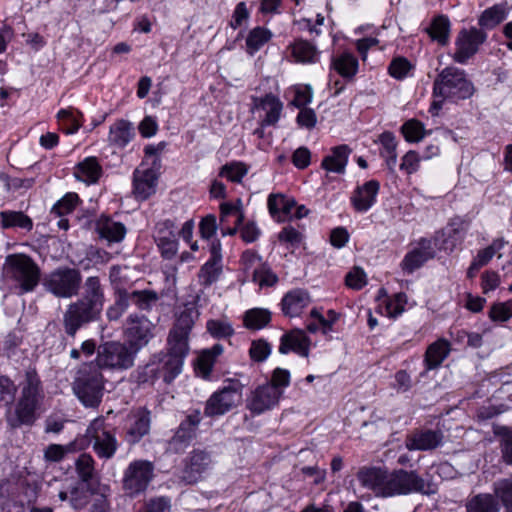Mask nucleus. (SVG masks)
I'll use <instances>...</instances> for the list:
<instances>
[{"mask_svg":"<svg viewBox=\"0 0 512 512\" xmlns=\"http://www.w3.org/2000/svg\"><path fill=\"white\" fill-rule=\"evenodd\" d=\"M189 335L186 332L170 331L168 336V353L179 356L183 359L189 353Z\"/></svg>","mask_w":512,"mask_h":512,"instance_id":"obj_39","label":"nucleus"},{"mask_svg":"<svg viewBox=\"0 0 512 512\" xmlns=\"http://www.w3.org/2000/svg\"><path fill=\"white\" fill-rule=\"evenodd\" d=\"M243 386L238 380H227L206 401L204 414L209 417L222 416L235 408L242 399Z\"/></svg>","mask_w":512,"mask_h":512,"instance_id":"obj_8","label":"nucleus"},{"mask_svg":"<svg viewBox=\"0 0 512 512\" xmlns=\"http://www.w3.org/2000/svg\"><path fill=\"white\" fill-rule=\"evenodd\" d=\"M57 118L62 130L66 134L76 133L82 125L83 115L80 111L68 108L57 113Z\"/></svg>","mask_w":512,"mask_h":512,"instance_id":"obj_38","label":"nucleus"},{"mask_svg":"<svg viewBox=\"0 0 512 512\" xmlns=\"http://www.w3.org/2000/svg\"><path fill=\"white\" fill-rule=\"evenodd\" d=\"M450 343L445 339H439L428 346L425 353V365L428 370L439 367L450 353Z\"/></svg>","mask_w":512,"mask_h":512,"instance_id":"obj_31","label":"nucleus"},{"mask_svg":"<svg viewBox=\"0 0 512 512\" xmlns=\"http://www.w3.org/2000/svg\"><path fill=\"white\" fill-rule=\"evenodd\" d=\"M487 35L477 28L462 29L455 41L456 50L453 60L459 64H465L474 54L479 46L484 43Z\"/></svg>","mask_w":512,"mask_h":512,"instance_id":"obj_13","label":"nucleus"},{"mask_svg":"<svg viewBox=\"0 0 512 512\" xmlns=\"http://www.w3.org/2000/svg\"><path fill=\"white\" fill-rule=\"evenodd\" d=\"M443 437L439 430H416L407 436L405 446L410 451L433 450L442 444Z\"/></svg>","mask_w":512,"mask_h":512,"instance_id":"obj_18","label":"nucleus"},{"mask_svg":"<svg viewBox=\"0 0 512 512\" xmlns=\"http://www.w3.org/2000/svg\"><path fill=\"white\" fill-rule=\"evenodd\" d=\"M76 470L79 477L87 482L93 477L94 460L89 454H81L76 461Z\"/></svg>","mask_w":512,"mask_h":512,"instance_id":"obj_57","label":"nucleus"},{"mask_svg":"<svg viewBox=\"0 0 512 512\" xmlns=\"http://www.w3.org/2000/svg\"><path fill=\"white\" fill-rule=\"evenodd\" d=\"M150 412L144 408L132 411L127 418L126 440L135 444L150 430Z\"/></svg>","mask_w":512,"mask_h":512,"instance_id":"obj_17","label":"nucleus"},{"mask_svg":"<svg viewBox=\"0 0 512 512\" xmlns=\"http://www.w3.org/2000/svg\"><path fill=\"white\" fill-rule=\"evenodd\" d=\"M85 449L84 442L75 440L67 445L50 444L44 451V459L49 462H59L67 454Z\"/></svg>","mask_w":512,"mask_h":512,"instance_id":"obj_36","label":"nucleus"},{"mask_svg":"<svg viewBox=\"0 0 512 512\" xmlns=\"http://www.w3.org/2000/svg\"><path fill=\"white\" fill-rule=\"evenodd\" d=\"M282 110V102L272 94L252 98L251 112L259 120L262 127L275 125L281 116Z\"/></svg>","mask_w":512,"mask_h":512,"instance_id":"obj_14","label":"nucleus"},{"mask_svg":"<svg viewBox=\"0 0 512 512\" xmlns=\"http://www.w3.org/2000/svg\"><path fill=\"white\" fill-rule=\"evenodd\" d=\"M153 330L154 324L147 317L131 314L124 329L126 343L138 354L154 337Z\"/></svg>","mask_w":512,"mask_h":512,"instance_id":"obj_12","label":"nucleus"},{"mask_svg":"<svg viewBox=\"0 0 512 512\" xmlns=\"http://www.w3.org/2000/svg\"><path fill=\"white\" fill-rule=\"evenodd\" d=\"M505 19V11L500 6H493L486 9L480 19L479 24L486 28H493Z\"/></svg>","mask_w":512,"mask_h":512,"instance_id":"obj_53","label":"nucleus"},{"mask_svg":"<svg viewBox=\"0 0 512 512\" xmlns=\"http://www.w3.org/2000/svg\"><path fill=\"white\" fill-rule=\"evenodd\" d=\"M83 441L85 447L92 445L99 458L110 459L118 449V441L115 434L107 427L103 417H97L88 425Z\"/></svg>","mask_w":512,"mask_h":512,"instance_id":"obj_7","label":"nucleus"},{"mask_svg":"<svg viewBox=\"0 0 512 512\" xmlns=\"http://www.w3.org/2000/svg\"><path fill=\"white\" fill-rule=\"evenodd\" d=\"M154 476V466L147 460L132 461L123 474V489L129 496H136L148 488Z\"/></svg>","mask_w":512,"mask_h":512,"instance_id":"obj_11","label":"nucleus"},{"mask_svg":"<svg viewBox=\"0 0 512 512\" xmlns=\"http://www.w3.org/2000/svg\"><path fill=\"white\" fill-rule=\"evenodd\" d=\"M170 500L166 497L150 499L140 512H170Z\"/></svg>","mask_w":512,"mask_h":512,"instance_id":"obj_64","label":"nucleus"},{"mask_svg":"<svg viewBox=\"0 0 512 512\" xmlns=\"http://www.w3.org/2000/svg\"><path fill=\"white\" fill-rule=\"evenodd\" d=\"M137 353L125 342L107 341L97 348L95 363H85L78 370L74 391L86 407H96L102 397L101 369L124 371L133 367Z\"/></svg>","mask_w":512,"mask_h":512,"instance_id":"obj_1","label":"nucleus"},{"mask_svg":"<svg viewBox=\"0 0 512 512\" xmlns=\"http://www.w3.org/2000/svg\"><path fill=\"white\" fill-rule=\"evenodd\" d=\"M3 274L7 279L14 281L22 293L33 291L40 280L38 265L24 254L7 256Z\"/></svg>","mask_w":512,"mask_h":512,"instance_id":"obj_6","label":"nucleus"},{"mask_svg":"<svg viewBox=\"0 0 512 512\" xmlns=\"http://www.w3.org/2000/svg\"><path fill=\"white\" fill-rule=\"evenodd\" d=\"M211 464V457L208 453L194 451L184 468L182 477L188 483L197 482L211 468Z\"/></svg>","mask_w":512,"mask_h":512,"instance_id":"obj_20","label":"nucleus"},{"mask_svg":"<svg viewBox=\"0 0 512 512\" xmlns=\"http://www.w3.org/2000/svg\"><path fill=\"white\" fill-rule=\"evenodd\" d=\"M197 317L198 313L196 310L193 308H186L178 316L171 331H177L178 333L186 332V334L189 335Z\"/></svg>","mask_w":512,"mask_h":512,"instance_id":"obj_51","label":"nucleus"},{"mask_svg":"<svg viewBox=\"0 0 512 512\" xmlns=\"http://www.w3.org/2000/svg\"><path fill=\"white\" fill-rule=\"evenodd\" d=\"M103 170L98 159L93 156L86 157L74 168V176L86 185L96 184L102 176Z\"/></svg>","mask_w":512,"mask_h":512,"instance_id":"obj_22","label":"nucleus"},{"mask_svg":"<svg viewBox=\"0 0 512 512\" xmlns=\"http://www.w3.org/2000/svg\"><path fill=\"white\" fill-rule=\"evenodd\" d=\"M434 249L431 240L421 239L418 247L409 252L403 259L401 266L407 273H412L420 268L427 260L434 257Z\"/></svg>","mask_w":512,"mask_h":512,"instance_id":"obj_21","label":"nucleus"},{"mask_svg":"<svg viewBox=\"0 0 512 512\" xmlns=\"http://www.w3.org/2000/svg\"><path fill=\"white\" fill-rule=\"evenodd\" d=\"M450 21L445 15H438L433 18L431 24L425 29L432 40L444 46L450 38Z\"/></svg>","mask_w":512,"mask_h":512,"instance_id":"obj_34","label":"nucleus"},{"mask_svg":"<svg viewBox=\"0 0 512 512\" xmlns=\"http://www.w3.org/2000/svg\"><path fill=\"white\" fill-rule=\"evenodd\" d=\"M361 485L372 490L377 496H383L386 471L380 468H362L357 473Z\"/></svg>","mask_w":512,"mask_h":512,"instance_id":"obj_25","label":"nucleus"},{"mask_svg":"<svg viewBox=\"0 0 512 512\" xmlns=\"http://www.w3.org/2000/svg\"><path fill=\"white\" fill-rule=\"evenodd\" d=\"M210 258L201 266L198 281L203 286H210L221 276L223 270L222 246L219 239L210 242Z\"/></svg>","mask_w":512,"mask_h":512,"instance_id":"obj_15","label":"nucleus"},{"mask_svg":"<svg viewBox=\"0 0 512 512\" xmlns=\"http://www.w3.org/2000/svg\"><path fill=\"white\" fill-rule=\"evenodd\" d=\"M474 93L473 84L466 78L465 72L456 67L443 69L433 83V95L442 99H467Z\"/></svg>","mask_w":512,"mask_h":512,"instance_id":"obj_5","label":"nucleus"},{"mask_svg":"<svg viewBox=\"0 0 512 512\" xmlns=\"http://www.w3.org/2000/svg\"><path fill=\"white\" fill-rule=\"evenodd\" d=\"M129 303H134L141 310H149L159 297L156 292L150 290L133 291L128 293Z\"/></svg>","mask_w":512,"mask_h":512,"instance_id":"obj_46","label":"nucleus"},{"mask_svg":"<svg viewBox=\"0 0 512 512\" xmlns=\"http://www.w3.org/2000/svg\"><path fill=\"white\" fill-rule=\"evenodd\" d=\"M134 135L133 124L127 120L120 119L110 126L108 141L114 146L123 148L131 142Z\"/></svg>","mask_w":512,"mask_h":512,"instance_id":"obj_26","label":"nucleus"},{"mask_svg":"<svg viewBox=\"0 0 512 512\" xmlns=\"http://www.w3.org/2000/svg\"><path fill=\"white\" fill-rule=\"evenodd\" d=\"M79 203V196L70 192L64 195L52 208V213L63 216L71 213Z\"/></svg>","mask_w":512,"mask_h":512,"instance_id":"obj_55","label":"nucleus"},{"mask_svg":"<svg viewBox=\"0 0 512 512\" xmlns=\"http://www.w3.org/2000/svg\"><path fill=\"white\" fill-rule=\"evenodd\" d=\"M157 167H150L145 161L134 171V194L145 200L156 191Z\"/></svg>","mask_w":512,"mask_h":512,"instance_id":"obj_16","label":"nucleus"},{"mask_svg":"<svg viewBox=\"0 0 512 512\" xmlns=\"http://www.w3.org/2000/svg\"><path fill=\"white\" fill-rule=\"evenodd\" d=\"M269 215L276 222L288 219V198L283 193H271L267 198Z\"/></svg>","mask_w":512,"mask_h":512,"instance_id":"obj_35","label":"nucleus"},{"mask_svg":"<svg viewBox=\"0 0 512 512\" xmlns=\"http://www.w3.org/2000/svg\"><path fill=\"white\" fill-rule=\"evenodd\" d=\"M312 88L309 85H298L294 87V98L290 102L293 106L300 109L307 107L312 101Z\"/></svg>","mask_w":512,"mask_h":512,"instance_id":"obj_59","label":"nucleus"},{"mask_svg":"<svg viewBox=\"0 0 512 512\" xmlns=\"http://www.w3.org/2000/svg\"><path fill=\"white\" fill-rule=\"evenodd\" d=\"M493 492L506 512H512V477L497 480L493 484Z\"/></svg>","mask_w":512,"mask_h":512,"instance_id":"obj_40","label":"nucleus"},{"mask_svg":"<svg viewBox=\"0 0 512 512\" xmlns=\"http://www.w3.org/2000/svg\"><path fill=\"white\" fill-rule=\"evenodd\" d=\"M272 34L263 27H255L246 38V50L250 55L259 51L271 38Z\"/></svg>","mask_w":512,"mask_h":512,"instance_id":"obj_42","label":"nucleus"},{"mask_svg":"<svg viewBox=\"0 0 512 512\" xmlns=\"http://www.w3.org/2000/svg\"><path fill=\"white\" fill-rule=\"evenodd\" d=\"M183 358L167 353L160 360V371L165 382H172L182 371Z\"/></svg>","mask_w":512,"mask_h":512,"instance_id":"obj_37","label":"nucleus"},{"mask_svg":"<svg viewBox=\"0 0 512 512\" xmlns=\"http://www.w3.org/2000/svg\"><path fill=\"white\" fill-rule=\"evenodd\" d=\"M290 350L301 356L307 357L309 354L310 341L302 330H290Z\"/></svg>","mask_w":512,"mask_h":512,"instance_id":"obj_50","label":"nucleus"},{"mask_svg":"<svg viewBox=\"0 0 512 512\" xmlns=\"http://www.w3.org/2000/svg\"><path fill=\"white\" fill-rule=\"evenodd\" d=\"M272 346L265 339L253 340L249 348V356L254 362H264L270 356Z\"/></svg>","mask_w":512,"mask_h":512,"instance_id":"obj_49","label":"nucleus"},{"mask_svg":"<svg viewBox=\"0 0 512 512\" xmlns=\"http://www.w3.org/2000/svg\"><path fill=\"white\" fill-rule=\"evenodd\" d=\"M420 492L432 494L434 490L414 471L397 470L393 473L386 471L383 497Z\"/></svg>","mask_w":512,"mask_h":512,"instance_id":"obj_9","label":"nucleus"},{"mask_svg":"<svg viewBox=\"0 0 512 512\" xmlns=\"http://www.w3.org/2000/svg\"><path fill=\"white\" fill-rule=\"evenodd\" d=\"M219 210V225H226L229 223L242 224L244 222L245 213L241 199L222 202L219 206Z\"/></svg>","mask_w":512,"mask_h":512,"instance_id":"obj_29","label":"nucleus"},{"mask_svg":"<svg viewBox=\"0 0 512 512\" xmlns=\"http://www.w3.org/2000/svg\"><path fill=\"white\" fill-rule=\"evenodd\" d=\"M0 223L4 229L18 228L24 231H31L33 228L32 219L22 211L6 210L0 212Z\"/></svg>","mask_w":512,"mask_h":512,"instance_id":"obj_32","label":"nucleus"},{"mask_svg":"<svg viewBox=\"0 0 512 512\" xmlns=\"http://www.w3.org/2000/svg\"><path fill=\"white\" fill-rule=\"evenodd\" d=\"M411 69L410 62L402 57L394 59L389 65V74L396 79H403Z\"/></svg>","mask_w":512,"mask_h":512,"instance_id":"obj_63","label":"nucleus"},{"mask_svg":"<svg viewBox=\"0 0 512 512\" xmlns=\"http://www.w3.org/2000/svg\"><path fill=\"white\" fill-rule=\"evenodd\" d=\"M467 512H499L500 504L494 494L480 493L466 504Z\"/></svg>","mask_w":512,"mask_h":512,"instance_id":"obj_33","label":"nucleus"},{"mask_svg":"<svg viewBox=\"0 0 512 512\" xmlns=\"http://www.w3.org/2000/svg\"><path fill=\"white\" fill-rule=\"evenodd\" d=\"M240 264L247 276L251 277L254 275V271H258L262 267L261 257L251 249L245 250L242 253Z\"/></svg>","mask_w":512,"mask_h":512,"instance_id":"obj_54","label":"nucleus"},{"mask_svg":"<svg viewBox=\"0 0 512 512\" xmlns=\"http://www.w3.org/2000/svg\"><path fill=\"white\" fill-rule=\"evenodd\" d=\"M292 54L297 62L315 63L317 61V49L308 41H296L292 48Z\"/></svg>","mask_w":512,"mask_h":512,"instance_id":"obj_44","label":"nucleus"},{"mask_svg":"<svg viewBox=\"0 0 512 512\" xmlns=\"http://www.w3.org/2000/svg\"><path fill=\"white\" fill-rule=\"evenodd\" d=\"M261 234L262 231L255 221L250 220L240 226V237L247 244L256 242Z\"/></svg>","mask_w":512,"mask_h":512,"instance_id":"obj_61","label":"nucleus"},{"mask_svg":"<svg viewBox=\"0 0 512 512\" xmlns=\"http://www.w3.org/2000/svg\"><path fill=\"white\" fill-rule=\"evenodd\" d=\"M221 344H215L209 349L203 350L196 361V373L203 378H208L212 372L216 359L223 353Z\"/></svg>","mask_w":512,"mask_h":512,"instance_id":"obj_30","label":"nucleus"},{"mask_svg":"<svg viewBox=\"0 0 512 512\" xmlns=\"http://www.w3.org/2000/svg\"><path fill=\"white\" fill-rule=\"evenodd\" d=\"M272 314L266 308L255 307L246 310L242 315L243 326L250 331L266 328L271 322Z\"/></svg>","mask_w":512,"mask_h":512,"instance_id":"obj_28","label":"nucleus"},{"mask_svg":"<svg viewBox=\"0 0 512 512\" xmlns=\"http://www.w3.org/2000/svg\"><path fill=\"white\" fill-rule=\"evenodd\" d=\"M310 303L308 293L301 289L290 292V317L299 315L301 310Z\"/></svg>","mask_w":512,"mask_h":512,"instance_id":"obj_56","label":"nucleus"},{"mask_svg":"<svg viewBox=\"0 0 512 512\" xmlns=\"http://www.w3.org/2000/svg\"><path fill=\"white\" fill-rule=\"evenodd\" d=\"M496 434L501 437L499 442L501 459L506 465L512 466V429L502 427Z\"/></svg>","mask_w":512,"mask_h":512,"instance_id":"obj_48","label":"nucleus"},{"mask_svg":"<svg viewBox=\"0 0 512 512\" xmlns=\"http://www.w3.org/2000/svg\"><path fill=\"white\" fill-rule=\"evenodd\" d=\"M129 307V297L127 292H123L119 294V297L115 301V303L110 306L107 311L106 315L107 318L111 321L118 320L123 313L128 309Z\"/></svg>","mask_w":512,"mask_h":512,"instance_id":"obj_58","label":"nucleus"},{"mask_svg":"<svg viewBox=\"0 0 512 512\" xmlns=\"http://www.w3.org/2000/svg\"><path fill=\"white\" fill-rule=\"evenodd\" d=\"M351 150L347 145H339L332 149L331 155L324 157L321 167L329 172L342 174L345 172Z\"/></svg>","mask_w":512,"mask_h":512,"instance_id":"obj_27","label":"nucleus"},{"mask_svg":"<svg viewBox=\"0 0 512 512\" xmlns=\"http://www.w3.org/2000/svg\"><path fill=\"white\" fill-rule=\"evenodd\" d=\"M401 131L408 142H418L426 133L424 125L416 119L405 122L401 127Z\"/></svg>","mask_w":512,"mask_h":512,"instance_id":"obj_52","label":"nucleus"},{"mask_svg":"<svg viewBox=\"0 0 512 512\" xmlns=\"http://www.w3.org/2000/svg\"><path fill=\"white\" fill-rule=\"evenodd\" d=\"M81 298L70 303L63 314V327L68 336L75 337L85 324L96 321L105 303L104 287L97 276L87 277Z\"/></svg>","mask_w":512,"mask_h":512,"instance_id":"obj_2","label":"nucleus"},{"mask_svg":"<svg viewBox=\"0 0 512 512\" xmlns=\"http://www.w3.org/2000/svg\"><path fill=\"white\" fill-rule=\"evenodd\" d=\"M287 382L288 372L276 368L270 382L250 390L245 399V408L249 411L250 416H259L273 409L278 404Z\"/></svg>","mask_w":512,"mask_h":512,"instance_id":"obj_3","label":"nucleus"},{"mask_svg":"<svg viewBox=\"0 0 512 512\" xmlns=\"http://www.w3.org/2000/svg\"><path fill=\"white\" fill-rule=\"evenodd\" d=\"M82 281L79 270L62 267L53 270L43 278L44 288L59 298H71L77 295Z\"/></svg>","mask_w":512,"mask_h":512,"instance_id":"obj_10","label":"nucleus"},{"mask_svg":"<svg viewBox=\"0 0 512 512\" xmlns=\"http://www.w3.org/2000/svg\"><path fill=\"white\" fill-rule=\"evenodd\" d=\"M346 285L352 289L359 290L367 284L366 274L363 269L354 267L345 277Z\"/></svg>","mask_w":512,"mask_h":512,"instance_id":"obj_62","label":"nucleus"},{"mask_svg":"<svg viewBox=\"0 0 512 512\" xmlns=\"http://www.w3.org/2000/svg\"><path fill=\"white\" fill-rule=\"evenodd\" d=\"M40 397V380L35 372L28 371L14 412L7 417L9 425L16 428L33 424Z\"/></svg>","mask_w":512,"mask_h":512,"instance_id":"obj_4","label":"nucleus"},{"mask_svg":"<svg viewBox=\"0 0 512 512\" xmlns=\"http://www.w3.org/2000/svg\"><path fill=\"white\" fill-rule=\"evenodd\" d=\"M175 225L170 220L160 222L156 226L155 241L162 256L171 259L178 251V241L175 234Z\"/></svg>","mask_w":512,"mask_h":512,"instance_id":"obj_19","label":"nucleus"},{"mask_svg":"<svg viewBox=\"0 0 512 512\" xmlns=\"http://www.w3.org/2000/svg\"><path fill=\"white\" fill-rule=\"evenodd\" d=\"M206 328L217 339L228 338L234 334L232 324L226 319H211L207 321Z\"/></svg>","mask_w":512,"mask_h":512,"instance_id":"obj_47","label":"nucleus"},{"mask_svg":"<svg viewBox=\"0 0 512 512\" xmlns=\"http://www.w3.org/2000/svg\"><path fill=\"white\" fill-rule=\"evenodd\" d=\"M96 231L99 236L109 243H119L126 235V227L123 223L101 215L96 221Z\"/></svg>","mask_w":512,"mask_h":512,"instance_id":"obj_23","label":"nucleus"},{"mask_svg":"<svg viewBox=\"0 0 512 512\" xmlns=\"http://www.w3.org/2000/svg\"><path fill=\"white\" fill-rule=\"evenodd\" d=\"M378 191L379 182L376 180H370L358 187L351 198L354 208L359 212L367 211L374 204Z\"/></svg>","mask_w":512,"mask_h":512,"instance_id":"obj_24","label":"nucleus"},{"mask_svg":"<svg viewBox=\"0 0 512 512\" xmlns=\"http://www.w3.org/2000/svg\"><path fill=\"white\" fill-rule=\"evenodd\" d=\"M332 67L343 77H352L358 69V61L350 53H343L332 59Z\"/></svg>","mask_w":512,"mask_h":512,"instance_id":"obj_41","label":"nucleus"},{"mask_svg":"<svg viewBox=\"0 0 512 512\" xmlns=\"http://www.w3.org/2000/svg\"><path fill=\"white\" fill-rule=\"evenodd\" d=\"M248 173V166L243 162L232 161L222 166L219 175L232 182H241Z\"/></svg>","mask_w":512,"mask_h":512,"instance_id":"obj_45","label":"nucleus"},{"mask_svg":"<svg viewBox=\"0 0 512 512\" xmlns=\"http://www.w3.org/2000/svg\"><path fill=\"white\" fill-rule=\"evenodd\" d=\"M450 228L447 232V239L445 240V249L453 250L457 244L463 241L464 235L468 228V223L460 218H454L450 222Z\"/></svg>","mask_w":512,"mask_h":512,"instance_id":"obj_43","label":"nucleus"},{"mask_svg":"<svg viewBox=\"0 0 512 512\" xmlns=\"http://www.w3.org/2000/svg\"><path fill=\"white\" fill-rule=\"evenodd\" d=\"M296 123L299 128L312 130L317 124V115L312 108H300L296 116Z\"/></svg>","mask_w":512,"mask_h":512,"instance_id":"obj_60","label":"nucleus"}]
</instances>
